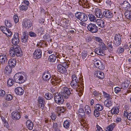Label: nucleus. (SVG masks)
<instances>
[{"label": "nucleus", "mask_w": 131, "mask_h": 131, "mask_svg": "<svg viewBox=\"0 0 131 131\" xmlns=\"http://www.w3.org/2000/svg\"><path fill=\"white\" fill-rule=\"evenodd\" d=\"M9 55L12 57H14L16 55L17 57L21 56L23 55L21 50L19 46H13L9 50Z\"/></svg>", "instance_id": "f257e3e1"}, {"label": "nucleus", "mask_w": 131, "mask_h": 131, "mask_svg": "<svg viewBox=\"0 0 131 131\" xmlns=\"http://www.w3.org/2000/svg\"><path fill=\"white\" fill-rule=\"evenodd\" d=\"M27 77L25 75V73L18 72L14 75V79L15 82L19 83L24 82L27 80Z\"/></svg>", "instance_id": "f03ea898"}, {"label": "nucleus", "mask_w": 131, "mask_h": 131, "mask_svg": "<svg viewBox=\"0 0 131 131\" xmlns=\"http://www.w3.org/2000/svg\"><path fill=\"white\" fill-rule=\"evenodd\" d=\"M75 16L78 19L82 21H85L88 20L87 15L80 12H77L75 14Z\"/></svg>", "instance_id": "7ed1b4c3"}, {"label": "nucleus", "mask_w": 131, "mask_h": 131, "mask_svg": "<svg viewBox=\"0 0 131 131\" xmlns=\"http://www.w3.org/2000/svg\"><path fill=\"white\" fill-rule=\"evenodd\" d=\"M64 97L60 93H57L55 94L54 99L55 101L59 104H62L64 101Z\"/></svg>", "instance_id": "20e7f679"}, {"label": "nucleus", "mask_w": 131, "mask_h": 131, "mask_svg": "<svg viewBox=\"0 0 131 131\" xmlns=\"http://www.w3.org/2000/svg\"><path fill=\"white\" fill-rule=\"evenodd\" d=\"M60 93L63 96L64 99H65L68 98L71 94L70 90L67 87L63 88L62 89V91Z\"/></svg>", "instance_id": "39448f33"}, {"label": "nucleus", "mask_w": 131, "mask_h": 131, "mask_svg": "<svg viewBox=\"0 0 131 131\" xmlns=\"http://www.w3.org/2000/svg\"><path fill=\"white\" fill-rule=\"evenodd\" d=\"M88 30L93 33L97 32L98 31V27L96 25L90 23L89 24L87 27Z\"/></svg>", "instance_id": "423d86ee"}, {"label": "nucleus", "mask_w": 131, "mask_h": 131, "mask_svg": "<svg viewBox=\"0 0 131 131\" xmlns=\"http://www.w3.org/2000/svg\"><path fill=\"white\" fill-rule=\"evenodd\" d=\"M121 35L119 34H116L114 37V43L116 46L119 45L121 41Z\"/></svg>", "instance_id": "0eeeda50"}, {"label": "nucleus", "mask_w": 131, "mask_h": 131, "mask_svg": "<svg viewBox=\"0 0 131 131\" xmlns=\"http://www.w3.org/2000/svg\"><path fill=\"white\" fill-rule=\"evenodd\" d=\"M51 78L50 72L48 71H46L42 74V78L44 81L48 82Z\"/></svg>", "instance_id": "6e6552de"}, {"label": "nucleus", "mask_w": 131, "mask_h": 131, "mask_svg": "<svg viewBox=\"0 0 131 131\" xmlns=\"http://www.w3.org/2000/svg\"><path fill=\"white\" fill-rule=\"evenodd\" d=\"M19 34L16 32L14 35L12 39V43L13 44V46H18L17 44L19 43Z\"/></svg>", "instance_id": "1a4fd4ad"}, {"label": "nucleus", "mask_w": 131, "mask_h": 131, "mask_svg": "<svg viewBox=\"0 0 131 131\" xmlns=\"http://www.w3.org/2000/svg\"><path fill=\"white\" fill-rule=\"evenodd\" d=\"M41 56V50L39 48L36 50L33 54V57L35 59H38L40 58Z\"/></svg>", "instance_id": "9d476101"}, {"label": "nucleus", "mask_w": 131, "mask_h": 131, "mask_svg": "<svg viewBox=\"0 0 131 131\" xmlns=\"http://www.w3.org/2000/svg\"><path fill=\"white\" fill-rule=\"evenodd\" d=\"M29 4V2L27 0H25L22 3V4L19 7L20 10L21 11H26L28 8V6Z\"/></svg>", "instance_id": "9b49d317"}, {"label": "nucleus", "mask_w": 131, "mask_h": 131, "mask_svg": "<svg viewBox=\"0 0 131 131\" xmlns=\"http://www.w3.org/2000/svg\"><path fill=\"white\" fill-rule=\"evenodd\" d=\"M20 112V111L15 110V111L13 112L12 113V118L14 119L18 120L21 117V114Z\"/></svg>", "instance_id": "f8f14e48"}, {"label": "nucleus", "mask_w": 131, "mask_h": 131, "mask_svg": "<svg viewBox=\"0 0 131 131\" xmlns=\"http://www.w3.org/2000/svg\"><path fill=\"white\" fill-rule=\"evenodd\" d=\"M7 57L6 54H2L0 56V63L2 65H5L7 62Z\"/></svg>", "instance_id": "ddd939ff"}, {"label": "nucleus", "mask_w": 131, "mask_h": 131, "mask_svg": "<svg viewBox=\"0 0 131 131\" xmlns=\"http://www.w3.org/2000/svg\"><path fill=\"white\" fill-rule=\"evenodd\" d=\"M21 41L23 43L26 44L27 43L28 40V34L25 32H24L23 35L21 37Z\"/></svg>", "instance_id": "4468645a"}, {"label": "nucleus", "mask_w": 131, "mask_h": 131, "mask_svg": "<svg viewBox=\"0 0 131 131\" xmlns=\"http://www.w3.org/2000/svg\"><path fill=\"white\" fill-rule=\"evenodd\" d=\"M122 7L125 10H129L131 8L129 3L126 1H125L122 5Z\"/></svg>", "instance_id": "2eb2a0df"}, {"label": "nucleus", "mask_w": 131, "mask_h": 131, "mask_svg": "<svg viewBox=\"0 0 131 131\" xmlns=\"http://www.w3.org/2000/svg\"><path fill=\"white\" fill-rule=\"evenodd\" d=\"M103 16L108 18H111L113 16V13L109 11L108 10L107 11L105 10L104 12L103 13Z\"/></svg>", "instance_id": "dca6fc26"}, {"label": "nucleus", "mask_w": 131, "mask_h": 131, "mask_svg": "<svg viewBox=\"0 0 131 131\" xmlns=\"http://www.w3.org/2000/svg\"><path fill=\"white\" fill-rule=\"evenodd\" d=\"M94 74L97 78L100 79H102L104 78V73L101 71H96L95 72Z\"/></svg>", "instance_id": "f3484780"}, {"label": "nucleus", "mask_w": 131, "mask_h": 131, "mask_svg": "<svg viewBox=\"0 0 131 131\" xmlns=\"http://www.w3.org/2000/svg\"><path fill=\"white\" fill-rule=\"evenodd\" d=\"M23 26L25 28H29L31 27L32 25L31 20L29 19H27L25 20L23 24Z\"/></svg>", "instance_id": "a211bd4d"}, {"label": "nucleus", "mask_w": 131, "mask_h": 131, "mask_svg": "<svg viewBox=\"0 0 131 131\" xmlns=\"http://www.w3.org/2000/svg\"><path fill=\"white\" fill-rule=\"evenodd\" d=\"M100 9L98 8L96 9L95 14L97 17L100 18H103V15Z\"/></svg>", "instance_id": "6ab92c4d"}, {"label": "nucleus", "mask_w": 131, "mask_h": 131, "mask_svg": "<svg viewBox=\"0 0 131 131\" xmlns=\"http://www.w3.org/2000/svg\"><path fill=\"white\" fill-rule=\"evenodd\" d=\"M15 91L16 94L18 95H23L24 93V90L20 87H18L15 89Z\"/></svg>", "instance_id": "aec40b11"}, {"label": "nucleus", "mask_w": 131, "mask_h": 131, "mask_svg": "<svg viewBox=\"0 0 131 131\" xmlns=\"http://www.w3.org/2000/svg\"><path fill=\"white\" fill-rule=\"evenodd\" d=\"M60 80L61 79H59L58 78L55 77L54 79V81H51V83L52 85L54 86L58 85V84H60V83L61 81Z\"/></svg>", "instance_id": "412c9836"}, {"label": "nucleus", "mask_w": 131, "mask_h": 131, "mask_svg": "<svg viewBox=\"0 0 131 131\" xmlns=\"http://www.w3.org/2000/svg\"><path fill=\"white\" fill-rule=\"evenodd\" d=\"M57 68L59 71L62 73H64L67 72V70L61 66V64H58Z\"/></svg>", "instance_id": "4be33fe9"}, {"label": "nucleus", "mask_w": 131, "mask_h": 131, "mask_svg": "<svg viewBox=\"0 0 131 131\" xmlns=\"http://www.w3.org/2000/svg\"><path fill=\"white\" fill-rule=\"evenodd\" d=\"M26 126L29 129L32 130L33 129L34 125L32 121L29 119L26 121Z\"/></svg>", "instance_id": "5701e85b"}, {"label": "nucleus", "mask_w": 131, "mask_h": 131, "mask_svg": "<svg viewBox=\"0 0 131 131\" xmlns=\"http://www.w3.org/2000/svg\"><path fill=\"white\" fill-rule=\"evenodd\" d=\"M16 61L15 59L13 58L10 59L8 61L9 65L12 67H14L16 65Z\"/></svg>", "instance_id": "b1692460"}, {"label": "nucleus", "mask_w": 131, "mask_h": 131, "mask_svg": "<svg viewBox=\"0 0 131 131\" xmlns=\"http://www.w3.org/2000/svg\"><path fill=\"white\" fill-rule=\"evenodd\" d=\"M79 81H71V85L73 89H77L79 86Z\"/></svg>", "instance_id": "393cba45"}, {"label": "nucleus", "mask_w": 131, "mask_h": 131, "mask_svg": "<svg viewBox=\"0 0 131 131\" xmlns=\"http://www.w3.org/2000/svg\"><path fill=\"white\" fill-rule=\"evenodd\" d=\"M111 113L112 114H118L119 113V110L117 107H113L111 110Z\"/></svg>", "instance_id": "a878e982"}, {"label": "nucleus", "mask_w": 131, "mask_h": 131, "mask_svg": "<svg viewBox=\"0 0 131 131\" xmlns=\"http://www.w3.org/2000/svg\"><path fill=\"white\" fill-rule=\"evenodd\" d=\"M96 23L98 26L100 27H103L105 26L104 22L101 19H97L96 21Z\"/></svg>", "instance_id": "bb28decb"}, {"label": "nucleus", "mask_w": 131, "mask_h": 131, "mask_svg": "<svg viewBox=\"0 0 131 131\" xmlns=\"http://www.w3.org/2000/svg\"><path fill=\"white\" fill-rule=\"evenodd\" d=\"M56 57L55 55L54 54H52L49 56L48 60L49 61L51 62H54L56 61Z\"/></svg>", "instance_id": "cd10ccee"}, {"label": "nucleus", "mask_w": 131, "mask_h": 131, "mask_svg": "<svg viewBox=\"0 0 131 131\" xmlns=\"http://www.w3.org/2000/svg\"><path fill=\"white\" fill-rule=\"evenodd\" d=\"M94 108L95 109V110H97L101 111L103 109L104 107L102 105L98 104L95 105Z\"/></svg>", "instance_id": "c85d7f7f"}, {"label": "nucleus", "mask_w": 131, "mask_h": 131, "mask_svg": "<svg viewBox=\"0 0 131 131\" xmlns=\"http://www.w3.org/2000/svg\"><path fill=\"white\" fill-rule=\"evenodd\" d=\"M112 102L111 100H106L104 102V104L107 107H109L112 105Z\"/></svg>", "instance_id": "c756f323"}, {"label": "nucleus", "mask_w": 131, "mask_h": 131, "mask_svg": "<svg viewBox=\"0 0 131 131\" xmlns=\"http://www.w3.org/2000/svg\"><path fill=\"white\" fill-rule=\"evenodd\" d=\"M115 123H112L109 125L106 129V131H112L115 126Z\"/></svg>", "instance_id": "7c9ffc66"}, {"label": "nucleus", "mask_w": 131, "mask_h": 131, "mask_svg": "<svg viewBox=\"0 0 131 131\" xmlns=\"http://www.w3.org/2000/svg\"><path fill=\"white\" fill-rule=\"evenodd\" d=\"M103 96L104 98L106 99V100H111L112 98V95H110L105 92H103Z\"/></svg>", "instance_id": "2f4dec72"}, {"label": "nucleus", "mask_w": 131, "mask_h": 131, "mask_svg": "<svg viewBox=\"0 0 131 131\" xmlns=\"http://www.w3.org/2000/svg\"><path fill=\"white\" fill-rule=\"evenodd\" d=\"M53 95L50 93H46L45 97L46 99L48 100H50L52 98Z\"/></svg>", "instance_id": "473e14b6"}, {"label": "nucleus", "mask_w": 131, "mask_h": 131, "mask_svg": "<svg viewBox=\"0 0 131 131\" xmlns=\"http://www.w3.org/2000/svg\"><path fill=\"white\" fill-rule=\"evenodd\" d=\"M124 116L125 117H127V119L129 120H131V112L128 113V112L124 111Z\"/></svg>", "instance_id": "72a5a7b5"}, {"label": "nucleus", "mask_w": 131, "mask_h": 131, "mask_svg": "<svg viewBox=\"0 0 131 131\" xmlns=\"http://www.w3.org/2000/svg\"><path fill=\"white\" fill-rule=\"evenodd\" d=\"M125 15L126 17L128 19H130L131 18V12L128 10L125 12Z\"/></svg>", "instance_id": "f704fd0d"}, {"label": "nucleus", "mask_w": 131, "mask_h": 131, "mask_svg": "<svg viewBox=\"0 0 131 131\" xmlns=\"http://www.w3.org/2000/svg\"><path fill=\"white\" fill-rule=\"evenodd\" d=\"M88 16L90 21L93 22H95L96 21V17L93 15L89 14L88 15Z\"/></svg>", "instance_id": "c9c22d12"}, {"label": "nucleus", "mask_w": 131, "mask_h": 131, "mask_svg": "<svg viewBox=\"0 0 131 131\" xmlns=\"http://www.w3.org/2000/svg\"><path fill=\"white\" fill-rule=\"evenodd\" d=\"M14 83V81H13L12 78H9L8 79L7 82V85L8 86H12Z\"/></svg>", "instance_id": "e433bc0d"}, {"label": "nucleus", "mask_w": 131, "mask_h": 131, "mask_svg": "<svg viewBox=\"0 0 131 131\" xmlns=\"http://www.w3.org/2000/svg\"><path fill=\"white\" fill-rule=\"evenodd\" d=\"M12 67L9 65L6 67L5 70L6 73H10L12 71Z\"/></svg>", "instance_id": "4c0bfd02"}, {"label": "nucleus", "mask_w": 131, "mask_h": 131, "mask_svg": "<svg viewBox=\"0 0 131 131\" xmlns=\"http://www.w3.org/2000/svg\"><path fill=\"white\" fill-rule=\"evenodd\" d=\"M70 122L67 120L65 121L63 123V126L66 128H68L69 127Z\"/></svg>", "instance_id": "58836bf2"}, {"label": "nucleus", "mask_w": 131, "mask_h": 131, "mask_svg": "<svg viewBox=\"0 0 131 131\" xmlns=\"http://www.w3.org/2000/svg\"><path fill=\"white\" fill-rule=\"evenodd\" d=\"M93 63L94 65L97 67V66H99V64H100L101 61L97 59H95L93 60Z\"/></svg>", "instance_id": "ea45409f"}, {"label": "nucleus", "mask_w": 131, "mask_h": 131, "mask_svg": "<svg viewBox=\"0 0 131 131\" xmlns=\"http://www.w3.org/2000/svg\"><path fill=\"white\" fill-rule=\"evenodd\" d=\"M61 64V66L65 68L66 69L68 67V62H63L62 61H60Z\"/></svg>", "instance_id": "a19ab883"}, {"label": "nucleus", "mask_w": 131, "mask_h": 131, "mask_svg": "<svg viewBox=\"0 0 131 131\" xmlns=\"http://www.w3.org/2000/svg\"><path fill=\"white\" fill-rule=\"evenodd\" d=\"M88 56V52L86 51H83L81 53V57L83 59H85Z\"/></svg>", "instance_id": "79ce46f5"}, {"label": "nucleus", "mask_w": 131, "mask_h": 131, "mask_svg": "<svg viewBox=\"0 0 131 131\" xmlns=\"http://www.w3.org/2000/svg\"><path fill=\"white\" fill-rule=\"evenodd\" d=\"M5 25L7 27H10L12 26V24L10 22L7 20H6L5 21Z\"/></svg>", "instance_id": "37998d69"}, {"label": "nucleus", "mask_w": 131, "mask_h": 131, "mask_svg": "<svg viewBox=\"0 0 131 131\" xmlns=\"http://www.w3.org/2000/svg\"><path fill=\"white\" fill-rule=\"evenodd\" d=\"M8 28L4 26H1L0 27V29L4 34L6 32V31L8 30Z\"/></svg>", "instance_id": "c03bdc74"}, {"label": "nucleus", "mask_w": 131, "mask_h": 131, "mask_svg": "<svg viewBox=\"0 0 131 131\" xmlns=\"http://www.w3.org/2000/svg\"><path fill=\"white\" fill-rule=\"evenodd\" d=\"M1 119L3 123V124L5 125L4 126H5V125L6 126H8V124L7 121L6 119L5 118L2 116L1 117Z\"/></svg>", "instance_id": "a18cd8bd"}, {"label": "nucleus", "mask_w": 131, "mask_h": 131, "mask_svg": "<svg viewBox=\"0 0 131 131\" xmlns=\"http://www.w3.org/2000/svg\"><path fill=\"white\" fill-rule=\"evenodd\" d=\"M78 112L79 113V114L82 116L84 115H85V112L84 110L82 108H80L79 109L78 111Z\"/></svg>", "instance_id": "49530a36"}, {"label": "nucleus", "mask_w": 131, "mask_h": 131, "mask_svg": "<svg viewBox=\"0 0 131 131\" xmlns=\"http://www.w3.org/2000/svg\"><path fill=\"white\" fill-rule=\"evenodd\" d=\"M101 48H97L95 49V53L97 54L101 55H102L101 53Z\"/></svg>", "instance_id": "de8ad7c7"}, {"label": "nucleus", "mask_w": 131, "mask_h": 131, "mask_svg": "<svg viewBox=\"0 0 131 131\" xmlns=\"http://www.w3.org/2000/svg\"><path fill=\"white\" fill-rule=\"evenodd\" d=\"M122 89V88H120L118 87H116L114 88V91L115 93H118L121 91V89Z\"/></svg>", "instance_id": "09e8293b"}, {"label": "nucleus", "mask_w": 131, "mask_h": 131, "mask_svg": "<svg viewBox=\"0 0 131 131\" xmlns=\"http://www.w3.org/2000/svg\"><path fill=\"white\" fill-rule=\"evenodd\" d=\"M97 67H98L100 70H103L104 68V66L103 64L101 62L100 64H99V66H97Z\"/></svg>", "instance_id": "8fccbe9b"}, {"label": "nucleus", "mask_w": 131, "mask_h": 131, "mask_svg": "<svg viewBox=\"0 0 131 131\" xmlns=\"http://www.w3.org/2000/svg\"><path fill=\"white\" fill-rule=\"evenodd\" d=\"M6 32L5 33H4L6 36L8 37H10L12 35V33L9 30V29H8V30L6 31Z\"/></svg>", "instance_id": "3c124183"}, {"label": "nucleus", "mask_w": 131, "mask_h": 131, "mask_svg": "<svg viewBox=\"0 0 131 131\" xmlns=\"http://www.w3.org/2000/svg\"><path fill=\"white\" fill-rule=\"evenodd\" d=\"M38 101L39 102V104L45 103L44 99H42V97L40 96L38 98Z\"/></svg>", "instance_id": "603ef678"}, {"label": "nucleus", "mask_w": 131, "mask_h": 131, "mask_svg": "<svg viewBox=\"0 0 131 131\" xmlns=\"http://www.w3.org/2000/svg\"><path fill=\"white\" fill-rule=\"evenodd\" d=\"M13 96L10 94H7L6 96V99L8 101L11 100L13 99Z\"/></svg>", "instance_id": "864d4df0"}, {"label": "nucleus", "mask_w": 131, "mask_h": 131, "mask_svg": "<svg viewBox=\"0 0 131 131\" xmlns=\"http://www.w3.org/2000/svg\"><path fill=\"white\" fill-rule=\"evenodd\" d=\"M94 40L96 41L99 42L100 43H102V40L99 37H95L94 38Z\"/></svg>", "instance_id": "5fc2aeb1"}, {"label": "nucleus", "mask_w": 131, "mask_h": 131, "mask_svg": "<svg viewBox=\"0 0 131 131\" xmlns=\"http://www.w3.org/2000/svg\"><path fill=\"white\" fill-rule=\"evenodd\" d=\"M94 114L96 117L99 116L100 115L99 112L96 110H95L94 111Z\"/></svg>", "instance_id": "6e6d98bb"}, {"label": "nucleus", "mask_w": 131, "mask_h": 131, "mask_svg": "<svg viewBox=\"0 0 131 131\" xmlns=\"http://www.w3.org/2000/svg\"><path fill=\"white\" fill-rule=\"evenodd\" d=\"M101 47L100 48H101V49L102 50L105 51L106 50V48L104 43H102Z\"/></svg>", "instance_id": "4d7b16f0"}, {"label": "nucleus", "mask_w": 131, "mask_h": 131, "mask_svg": "<svg viewBox=\"0 0 131 131\" xmlns=\"http://www.w3.org/2000/svg\"><path fill=\"white\" fill-rule=\"evenodd\" d=\"M72 80L71 81H79L75 74H73L72 76Z\"/></svg>", "instance_id": "13d9d810"}, {"label": "nucleus", "mask_w": 131, "mask_h": 131, "mask_svg": "<svg viewBox=\"0 0 131 131\" xmlns=\"http://www.w3.org/2000/svg\"><path fill=\"white\" fill-rule=\"evenodd\" d=\"M14 21L15 23H17L19 21V18L18 16L15 15L14 17Z\"/></svg>", "instance_id": "bf43d9fd"}, {"label": "nucleus", "mask_w": 131, "mask_h": 131, "mask_svg": "<svg viewBox=\"0 0 131 131\" xmlns=\"http://www.w3.org/2000/svg\"><path fill=\"white\" fill-rule=\"evenodd\" d=\"M29 34L31 37H35L37 36L36 34L35 33L32 31L29 32Z\"/></svg>", "instance_id": "052dcab7"}, {"label": "nucleus", "mask_w": 131, "mask_h": 131, "mask_svg": "<svg viewBox=\"0 0 131 131\" xmlns=\"http://www.w3.org/2000/svg\"><path fill=\"white\" fill-rule=\"evenodd\" d=\"M108 47L110 50H113V47L112 45V43H108L107 44Z\"/></svg>", "instance_id": "680f3d73"}, {"label": "nucleus", "mask_w": 131, "mask_h": 131, "mask_svg": "<svg viewBox=\"0 0 131 131\" xmlns=\"http://www.w3.org/2000/svg\"><path fill=\"white\" fill-rule=\"evenodd\" d=\"M86 113L88 115H90V114L91 112V108L89 109L88 110H87L85 111Z\"/></svg>", "instance_id": "e2e57ef3"}, {"label": "nucleus", "mask_w": 131, "mask_h": 131, "mask_svg": "<svg viewBox=\"0 0 131 131\" xmlns=\"http://www.w3.org/2000/svg\"><path fill=\"white\" fill-rule=\"evenodd\" d=\"M117 51L119 53H122L124 51V49L123 48L120 47L118 49Z\"/></svg>", "instance_id": "0e129e2a"}, {"label": "nucleus", "mask_w": 131, "mask_h": 131, "mask_svg": "<svg viewBox=\"0 0 131 131\" xmlns=\"http://www.w3.org/2000/svg\"><path fill=\"white\" fill-rule=\"evenodd\" d=\"M43 37L45 40L49 39L50 38V36L47 34H46L44 35Z\"/></svg>", "instance_id": "69168bd1"}, {"label": "nucleus", "mask_w": 131, "mask_h": 131, "mask_svg": "<svg viewBox=\"0 0 131 131\" xmlns=\"http://www.w3.org/2000/svg\"><path fill=\"white\" fill-rule=\"evenodd\" d=\"M66 105L67 109H70L71 108V106L70 103H67L66 104Z\"/></svg>", "instance_id": "338daca9"}, {"label": "nucleus", "mask_w": 131, "mask_h": 131, "mask_svg": "<svg viewBox=\"0 0 131 131\" xmlns=\"http://www.w3.org/2000/svg\"><path fill=\"white\" fill-rule=\"evenodd\" d=\"M122 85L123 87L125 88H127L128 86V85L126 83H123L122 84Z\"/></svg>", "instance_id": "774afa93"}]
</instances>
